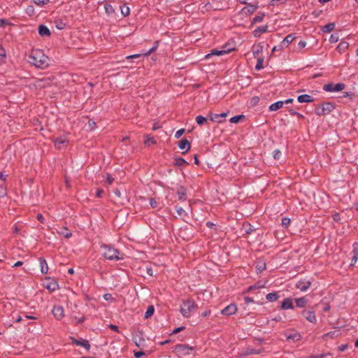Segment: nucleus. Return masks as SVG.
<instances>
[{
    "instance_id": "obj_1",
    "label": "nucleus",
    "mask_w": 358,
    "mask_h": 358,
    "mask_svg": "<svg viewBox=\"0 0 358 358\" xmlns=\"http://www.w3.org/2000/svg\"><path fill=\"white\" fill-rule=\"evenodd\" d=\"M48 58L41 50H33L29 55L28 62L38 68L43 69L48 66Z\"/></svg>"
},
{
    "instance_id": "obj_2",
    "label": "nucleus",
    "mask_w": 358,
    "mask_h": 358,
    "mask_svg": "<svg viewBox=\"0 0 358 358\" xmlns=\"http://www.w3.org/2000/svg\"><path fill=\"white\" fill-rule=\"evenodd\" d=\"M102 255L108 260L118 261L123 259V255L118 250L110 245L102 244L101 245Z\"/></svg>"
},
{
    "instance_id": "obj_3",
    "label": "nucleus",
    "mask_w": 358,
    "mask_h": 358,
    "mask_svg": "<svg viewBox=\"0 0 358 358\" xmlns=\"http://www.w3.org/2000/svg\"><path fill=\"white\" fill-rule=\"evenodd\" d=\"M196 307L197 306L195 302L189 299L183 301L182 305L180 306V311L184 317L189 318Z\"/></svg>"
},
{
    "instance_id": "obj_4",
    "label": "nucleus",
    "mask_w": 358,
    "mask_h": 358,
    "mask_svg": "<svg viewBox=\"0 0 358 358\" xmlns=\"http://www.w3.org/2000/svg\"><path fill=\"white\" fill-rule=\"evenodd\" d=\"M334 109V106L330 102H326L315 108V113L319 116L326 115Z\"/></svg>"
},
{
    "instance_id": "obj_5",
    "label": "nucleus",
    "mask_w": 358,
    "mask_h": 358,
    "mask_svg": "<svg viewBox=\"0 0 358 358\" xmlns=\"http://www.w3.org/2000/svg\"><path fill=\"white\" fill-rule=\"evenodd\" d=\"M284 335L288 341L296 342L300 341L301 338V334L293 329L285 331Z\"/></svg>"
},
{
    "instance_id": "obj_6",
    "label": "nucleus",
    "mask_w": 358,
    "mask_h": 358,
    "mask_svg": "<svg viewBox=\"0 0 358 358\" xmlns=\"http://www.w3.org/2000/svg\"><path fill=\"white\" fill-rule=\"evenodd\" d=\"M345 85L343 83H337L334 85L333 83H328L323 86V90L326 92H340L345 88Z\"/></svg>"
},
{
    "instance_id": "obj_7",
    "label": "nucleus",
    "mask_w": 358,
    "mask_h": 358,
    "mask_svg": "<svg viewBox=\"0 0 358 358\" xmlns=\"http://www.w3.org/2000/svg\"><path fill=\"white\" fill-rule=\"evenodd\" d=\"M71 340L73 344L82 346L86 349L87 351L90 350L91 345L87 340L83 338L76 339L75 338H71Z\"/></svg>"
},
{
    "instance_id": "obj_8",
    "label": "nucleus",
    "mask_w": 358,
    "mask_h": 358,
    "mask_svg": "<svg viewBox=\"0 0 358 358\" xmlns=\"http://www.w3.org/2000/svg\"><path fill=\"white\" fill-rule=\"evenodd\" d=\"M238 308L235 303H231L222 310L221 314L223 315L230 316L235 314Z\"/></svg>"
},
{
    "instance_id": "obj_9",
    "label": "nucleus",
    "mask_w": 358,
    "mask_h": 358,
    "mask_svg": "<svg viewBox=\"0 0 358 358\" xmlns=\"http://www.w3.org/2000/svg\"><path fill=\"white\" fill-rule=\"evenodd\" d=\"M69 143V140L66 136H60L54 141L55 146L57 149L61 150L66 147Z\"/></svg>"
},
{
    "instance_id": "obj_10",
    "label": "nucleus",
    "mask_w": 358,
    "mask_h": 358,
    "mask_svg": "<svg viewBox=\"0 0 358 358\" xmlns=\"http://www.w3.org/2000/svg\"><path fill=\"white\" fill-rule=\"evenodd\" d=\"M302 315L308 322L316 323L317 319L313 310H304L302 311Z\"/></svg>"
},
{
    "instance_id": "obj_11",
    "label": "nucleus",
    "mask_w": 358,
    "mask_h": 358,
    "mask_svg": "<svg viewBox=\"0 0 358 358\" xmlns=\"http://www.w3.org/2000/svg\"><path fill=\"white\" fill-rule=\"evenodd\" d=\"M228 113H229L228 112L222 113L220 114H214V113H210L208 114V117L210 121L217 122L220 123V122H222L223 118H225L226 117H227Z\"/></svg>"
},
{
    "instance_id": "obj_12",
    "label": "nucleus",
    "mask_w": 358,
    "mask_h": 358,
    "mask_svg": "<svg viewBox=\"0 0 358 358\" xmlns=\"http://www.w3.org/2000/svg\"><path fill=\"white\" fill-rule=\"evenodd\" d=\"M52 312L57 320H61L64 315V309L60 306H54Z\"/></svg>"
},
{
    "instance_id": "obj_13",
    "label": "nucleus",
    "mask_w": 358,
    "mask_h": 358,
    "mask_svg": "<svg viewBox=\"0 0 358 358\" xmlns=\"http://www.w3.org/2000/svg\"><path fill=\"white\" fill-rule=\"evenodd\" d=\"M310 281L303 280L297 282V283L296 284V287L300 289L301 292H305L310 287Z\"/></svg>"
},
{
    "instance_id": "obj_14",
    "label": "nucleus",
    "mask_w": 358,
    "mask_h": 358,
    "mask_svg": "<svg viewBox=\"0 0 358 358\" xmlns=\"http://www.w3.org/2000/svg\"><path fill=\"white\" fill-rule=\"evenodd\" d=\"M230 51H231L230 49H228V50L223 49V50H220L213 49L211 50L210 53L208 54L206 56V58L208 59L212 55L221 56V55L229 53Z\"/></svg>"
},
{
    "instance_id": "obj_15",
    "label": "nucleus",
    "mask_w": 358,
    "mask_h": 358,
    "mask_svg": "<svg viewBox=\"0 0 358 358\" xmlns=\"http://www.w3.org/2000/svg\"><path fill=\"white\" fill-rule=\"evenodd\" d=\"M281 308L283 310L293 309V301L291 298L285 299L281 303Z\"/></svg>"
},
{
    "instance_id": "obj_16",
    "label": "nucleus",
    "mask_w": 358,
    "mask_h": 358,
    "mask_svg": "<svg viewBox=\"0 0 358 358\" xmlns=\"http://www.w3.org/2000/svg\"><path fill=\"white\" fill-rule=\"evenodd\" d=\"M176 349L178 352H181L183 355H188L189 353V351L192 350L193 348L180 344L176 345Z\"/></svg>"
},
{
    "instance_id": "obj_17",
    "label": "nucleus",
    "mask_w": 358,
    "mask_h": 358,
    "mask_svg": "<svg viewBox=\"0 0 358 358\" xmlns=\"http://www.w3.org/2000/svg\"><path fill=\"white\" fill-rule=\"evenodd\" d=\"M57 233L66 238H69L72 236L71 231L65 227H59L57 229Z\"/></svg>"
},
{
    "instance_id": "obj_18",
    "label": "nucleus",
    "mask_w": 358,
    "mask_h": 358,
    "mask_svg": "<svg viewBox=\"0 0 358 358\" xmlns=\"http://www.w3.org/2000/svg\"><path fill=\"white\" fill-rule=\"evenodd\" d=\"M178 147L181 150H185V152H187L190 149V143L186 138L182 139L178 143Z\"/></svg>"
},
{
    "instance_id": "obj_19",
    "label": "nucleus",
    "mask_w": 358,
    "mask_h": 358,
    "mask_svg": "<svg viewBox=\"0 0 358 358\" xmlns=\"http://www.w3.org/2000/svg\"><path fill=\"white\" fill-rule=\"evenodd\" d=\"M353 257L352 258V262L350 266H353L356 264L358 260V243H355L353 245Z\"/></svg>"
},
{
    "instance_id": "obj_20",
    "label": "nucleus",
    "mask_w": 358,
    "mask_h": 358,
    "mask_svg": "<svg viewBox=\"0 0 358 358\" xmlns=\"http://www.w3.org/2000/svg\"><path fill=\"white\" fill-rule=\"evenodd\" d=\"M297 101L299 103H310L313 102L314 99L308 94H302L297 97Z\"/></svg>"
},
{
    "instance_id": "obj_21",
    "label": "nucleus",
    "mask_w": 358,
    "mask_h": 358,
    "mask_svg": "<svg viewBox=\"0 0 358 358\" xmlns=\"http://www.w3.org/2000/svg\"><path fill=\"white\" fill-rule=\"evenodd\" d=\"M294 39V36L292 34L287 35L284 40L281 42L280 45L281 48L288 46L289 43H291Z\"/></svg>"
},
{
    "instance_id": "obj_22",
    "label": "nucleus",
    "mask_w": 358,
    "mask_h": 358,
    "mask_svg": "<svg viewBox=\"0 0 358 358\" xmlns=\"http://www.w3.org/2000/svg\"><path fill=\"white\" fill-rule=\"evenodd\" d=\"M38 34L42 36H49L50 35V31L46 26L41 24L38 27Z\"/></svg>"
},
{
    "instance_id": "obj_23",
    "label": "nucleus",
    "mask_w": 358,
    "mask_h": 358,
    "mask_svg": "<svg viewBox=\"0 0 358 358\" xmlns=\"http://www.w3.org/2000/svg\"><path fill=\"white\" fill-rule=\"evenodd\" d=\"M296 306L299 308H304L308 303V299L306 297H301L296 299Z\"/></svg>"
},
{
    "instance_id": "obj_24",
    "label": "nucleus",
    "mask_w": 358,
    "mask_h": 358,
    "mask_svg": "<svg viewBox=\"0 0 358 358\" xmlns=\"http://www.w3.org/2000/svg\"><path fill=\"white\" fill-rule=\"evenodd\" d=\"M39 262H40L41 273H44V274L47 273L48 271V264H47L46 261L45 260V259L40 257Z\"/></svg>"
},
{
    "instance_id": "obj_25",
    "label": "nucleus",
    "mask_w": 358,
    "mask_h": 358,
    "mask_svg": "<svg viewBox=\"0 0 358 358\" xmlns=\"http://www.w3.org/2000/svg\"><path fill=\"white\" fill-rule=\"evenodd\" d=\"M349 47V43L346 41H341L337 46L336 50L340 54L345 52Z\"/></svg>"
},
{
    "instance_id": "obj_26",
    "label": "nucleus",
    "mask_w": 358,
    "mask_h": 358,
    "mask_svg": "<svg viewBox=\"0 0 358 358\" xmlns=\"http://www.w3.org/2000/svg\"><path fill=\"white\" fill-rule=\"evenodd\" d=\"M284 104V101H278L274 103H272L270 106H269V110L271 111H275L280 108H281L282 107Z\"/></svg>"
},
{
    "instance_id": "obj_27",
    "label": "nucleus",
    "mask_w": 358,
    "mask_h": 358,
    "mask_svg": "<svg viewBox=\"0 0 358 358\" xmlns=\"http://www.w3.org/2000/svg\"><path fill=\"white\" fill-rule=\"evenodd\" d=\"M268 29L267 26L259 27L254 31V36L259 37L262 34L266 32Z\"/></svg>"
},
{
    "instance_id": "obj_28",
    "label": "nucleus",
    "mask_w": 358,
    "mask_h": 358,
    "mask_svg": "<svg viewBox=\"0 0 358 358\" xmlns=\"http://www.w3.org/2000/svg\"><path fill=\"white\" fill-rule=\"evenodd\" d=\"M262 51H263V47L262 45L253 46V48H252V52H253L254 57L256 58L259 57V54L262 53Z\"/></svg>"
},
{
    "instance_id": "obj_29",
    "label": "nucleus",
    "mask_w": 358,
    "mask_h": 358,
    "mask_svg": "<svg viewBox=\"0 0 358 358\" xmlns=\"http://www.w3.org/2000/svg\"><path fill=\"white\" fill-rule=\"evenodd\" d=\"M335 27V24L334 23H328L324 27H322V30L324 33L331 32Z\"/></svg>"
},
{
    "instance_id": "obj_30",
    "label": "nucleus",
    "mask_w": 358,
    "mask_h": 358,
    "mask_svg": "<svg viewBox=\"0 0 358 358\" xmlns=\"http://www.w3.org/2000/svg\"><path fill=\"white\" fill-rule=\"evenodd\" d=\"M266 299H267L268 301L273 302V301H277V300H278V296L277 293H275V292H271V293L268 294L266 296Z\"/></svg>"
},
{
    "instance_id": "obj_31",
    "label": "nucleus",
    "mask_w": 358,
    "mask_h": 358,
    "mask_svg": "<svg viewBox=\"0 0 358 358\" xmlns=\"http://www.w3.org/2000/svg\"><path fill=\"white\" fill-rule=\"evenodd\" d=\"M244 118H245V115H236V116L232 117L229 120V121L231 123L236 124V123H238L241 120H243Z\"/></svg>"
},
{
    "instance_id": "obj_32",
    "label": "nucleus",
    "mask_w": 358,
    "mask_h": 358,
    "mask_svg": "<svg viewBox=\"0 0 358 358\" xmlns=\"http://www.w3.org/2000/svg\"><path fill=\"white\" fill-rule=\"evenodd\" d=\"M155 308L152 306L148 307L147 310L145 313V318L148 319L154 314Z\"/></svg>"
},
{
    "instance_id": "obj_33",
    "label": "nucleus",
    "mask_w": 358,
    "mask_h": 358,
    "mask_svg": "<svg viewBox=\"0 0 358 358\" xmlns=\"http://www.w3.org/2000/svg\"><path fill=\"white\" fill-rule=\"evenodd\" d=\"M155 143H156V141L152 136H146V139L144 141V144L145 145L150 146V145L155 144Z\"/></svg>"
},
{
    "instance_id": "obj_34",
    "label": "nucleus",
    "mask_w": 358,
    "mask_h": 358,
    "mask_svg": "<svg viewBox=\"0 0 358 358\" xmlns=\"http://www.w3.org/2000/svg\"><path fill=\"white\" fill-rule=\"evenodd\" d=\"M195 120L199 125H203L204 123L207 122V118L201 115L196 116Z\"/></svg>"
},
{
    "instance_id": "obj_35",
    "label": "nucleus",
    "mask_w": 358,
    "mask_h": 358,
    "mask_svg": "<svg viewBox=\"0 0 358 358\" xmlns=\"http://www.w3.org/2000/svg\"><path fill=\"white\" fill-rule=\"evenodd\" d=\"M263 63H264V58L263 57H257V64L255 66V69L256 70H261L264 68V66H263Z\"/></svg>"
},
{
    "instance_id": "obj_36",
    "label": "nucleus",
    "mask_w": 358,
    "mask_h": 358,
    "mask_svg": "<svg viewBox=\"0 0 358 358\" xmlns=\"http://www.w3.org/2000/svg\"><path fill=\"white\" fill-rule=\"evenodd\" d=\"M175 209L178 215H180L181 217L187 216L186 211L182 207L176 206L175 207Z\"/></svg>"
},
{
    "instance_id": "obj_37",
    "label": "nucleus",
    "mask_w": 358,
    "mask_h": 358,
    "mask_svg": "<svg viewBox=\"0 0 358 358\" xmlns=\"http://www.w3.org/2000/svg\"><path fill=\"white\" fill-rule=\"evenodd\" d=\"M178 195L179 200H185L186 196V190L184 188L181 187L180 189L178 190Z\"/></svg>"
},
{
    "instance_id": "obj_38",
    "label": "nucleus",
    "mask_w": 358,
    "mask_h": 358,
    "mask_svg": "<svg viewBox=\"0 0 358 358\" xmlns=\"http://www.w3.org/2000/svg\"><path fill=\"white\" fill-rule=\"evenodd\" d=\"M265 287V284L264 283L262 284L261 282H258L255 285L249 287L248 289H249V291H251V290H253V289H259V288H262V287Z\"/></svg>"
},
{
    "instance_id": "obj_39",
    "label": "nucleus",
    "mask_w": 358,
    "mask_h": 358,
    "mask_svg": "<svg viewBox=\"0 0 358 358\" xmlns=\"http://www.w3.org/2000/svg\"><path fill=\"white\" fill-rule=\"evenodd\" d=\"M58 285L55 282H50V284L45 285V287L50 291H55Z\"/></svg>"
},
{
    "instance_id": "obj_40",
    "label": "nucleus",
    "mask_w": 358,
    "mask_h": 358,
    "mask_svg": "<svg viewBox=\"0 0 358 358\" xmlns=\"http://www.w3.org/2000/svg\"><path fill=\"white\" fill-rule=\"evenodd\" d=\"M264 14H261V15H256L253 20H252V22L253 23H257V22H262L263 19H264Z\"/></svg>"
},
{
    "instance_id": "obj_41",
    "label": "nucleus",
    "mask_w": 358,
    "mask_h": 358,
    "mask_svg": "<svg viewBox=\"0 0 358 358\" xmlns=\"http://www.w3.org/2000/svg\"><path fill=\"white\" fill-rule=\"evenodd\" d=\"M176 164L178 166H182L186 164V161L182 157H177L175 159Z\"/></svg>"
},
{
    "instance_id": "obj_42",
    "label": "nucleus",
    "mask_w": 358,
    "mask_h": 358,
    "mask_svg": "<svg viewBox=\"0 0 358 358\" xmlns=\"http://www.w3.org/2000/svg\"><path fill=\"white\" fill-rule=\"evenodd\" d=\"M281 224L283 227H287L290 224V219L288 217H283L282 219Z\"/></svg>"
},
{
    "instance_id": "obj_43",
    "label": "nucleus",
    "mask_w": 358,
    "mask_h": 358,
    "mask_svg": "<svg viewBox=\"0 0 358 358\" xmlns=\"http://www.w3.org/2000/svg\"><path fill=\"white\" fill-rule=\"evenodd\" d=\"M55 26L58 29L62 30L65 27L66 24L62 21L59 20L55 22Z\"/></svg>"
},
{
    "instance_id": "obj_44",
    "label": "nucleus",
    "mask_w": 358,
    "mask_h": 358,
    "mask_svg": "<svg viewBox=\"0 0 358 358\" xmlns=\"http://www.w3.org/2000/svg\"><path fill=\"white\" fill-rule=\"evenodd\" d=\"M34 3L38 6H43L47 4L49 2V0H32Z\"/></svg>"
},
{
    "instance_id": "obj_45",
    "label": "nucleus",
    "mask_w": 358,
    "mask_h": 358,
    "mask_svg": "<svg viewBox=\"0 0 358 358\" xmlns=\"http://www.w3.org/2000/svg\"><path fill=\"white\" fill-rule=\"evenodd\" d=\"M121 13L124 16L129 15V8L127 6H123L121 8Z\"/></svg>"
},
{
    "instance_id": "obj_46",
    "label": "nucleus",
    "mask_w": 358,
    "mask_h": 358,
    "mask_svg": "<svg viewBox=\"0 0 358 358\" xmlns=\"http://www.w3.org/2000/svg\"><path fill=\"white\" fill-rule=\"evenodd\" d=\"M6 194V189L3 186L2 183H0V197L5 196Z\"/></svg>"
},
{
    "instance_id": "obj_47",
    "label": "nucleus",
    "mask_w": 358,
    "mask_h": 358,
    "mask_svg": "<svg viewBox=\"0 0 358 358\" xmlns=\"http://www.w3.org/2000/svg\"><path fill=\"white\" fill-rule=\"evenodd\" d=\"M134 342H135V344L136 345V346L140 348L143 345L145 340L142 338H139L138 340H137L136 338H134Z\"/></svg>"
},
{
    "instance_id": "obj_48",
    "label": "nucleus",
    "mask_w": 358,
    "mask_h": 358,
    "mask_svg": "<svg viewBox=\"0 0 358 358\" xmlns=\"http://www.w3.org/2000/svg\"><path fill=\"white\" fill-rule=\"evenodd\" d=\"M281 155V152L279 150H275L273 151V157L277 160L280 159Z\"/></svg>"
},
{
    "instance_id": "obj_49",
    "label": "nucleus",
    "mask_w": 358,
    "mask_h": 358,
    "mask_svg": "<svg viewBox=\"0 0 358 358\" xmlns=\"http://www.w3.org/2000/svg\"><path fill=\"white\" fill-rule=\"evenodd\" d=\"M185 129H180L178 130L175 134V138H179L181 137V136L185 133Z\"/></svg>"
},
{
    "instance_id": "obj_50",
    "label": "nucleus",
    "mask_w": 358,
    "mask_h": 358,
    "mask_svg": "<svg viewBox=\"0 0 358 358\" xmlns=\"http://www.w3.org/2000/svg\"><path fill=\"white\" fill-rule=\"evenodd\" d=\"M6 57V51L3 48H0V62H3Z\"/></svg>"
},
{
    "instance_id": "obj_51",
    "label": "nucleus",
    "mask_w": 358,
    "mask_h": 358,
    "mask_svg": "<svg viewBox=\"0 0 358 358\" xmlns=\"http://www.w3.org/2000/svg\"><path fill=\"white\" fill-rule=\"evenodd\" d=\"M105 10L106 12L108 14L112 13L114 12L113 8L111 5L106 4L105 5Z\"/></svg>"
},
{
    "instance_id": "obj_52",
    "label": "nucleus",
    "mask_w": 358,
    "mask_h": 358,
    "mask_svg": "<svg viewBox=\"0 0 358 358\" xmlns=\"http://www.w3.org/2000/svg\"><path fill=\"white\" fill-rule=\"evenodd\" d=\"M338 40V36L337 34H331L329 38L331 43H336Z\"/></svg>"
},
{
    "instance_id": "obj_53",
    "label": "nucleus",
    "mask_w": 358,
    "mask_h": 358,
    "mask_svg": "<svg viewBox=\"0 0 358 358\" xmlns=\"http://www.w3.org/2000/svg\"><path fill=\"white\" fill-rule=\"evenodd\" d=\"M134 356L136 358H141L145 355V352L143 351H138V352L134 351Z\"/></svg>"
},
{
    "instance_id": "obj_54",
    "label": "nucleus",
    "mask_w": 358,
    "mask_h": 358,
    "mask_svg": "<svg viewBox=\"0 0 358 358\" xmlns=\"http://www.w3.org/2000/svg\"><path fill=\"white\" fill-rule=\"evenodd\" d=\"M257 268L260 272L264 271L266 268V264L265 263H262V264H257Z\"/></svg>"
},
{
    "instance_id": "obj_55",
    "label": "nucleus",
    "mask_w": 358,
    "mask_h": 358,
    "mask_svg": "<svg viewBox=\"0 0 358 358\" xmlns=\"http://www.w3.org/2000/svg\"><path fill=\"white\" fill-rule=\"evenodd\" d=\"M157 43H158V42H157V43H156V45H155V46H153L152 48H150V49L149 50V51H148V52H145L144 55H145V56H148V55H150L152 52H154V51L157 49Z\"/></svg>"
},
{
    "instance_id": "obj_56",
    "label": "nucleus",
    "mask_w": 358,
    "mask_h": 358,
    "mask_svg": "<svg viewBox=\"0 0 358 358\" xmlns=\"http://www.w3.org/2000/svg\"><path fill=\"white\" fill-rule=\"evenodd\" d=\"M289 113L292 115H296L298 117H300L301 118H303V115L294 111V110L291 109L289 110Z\"/></svg>"
},
{
    "instance_id": "obj_57",
    "label": "nucleus",
    "mask_w": 358,
    "mask_h": 358,
    "mask_svg": "<svg viewBox=\"0 0 358 358\" xmlns=\"http://www.w3.org/2000/svg\"><path fill=\"white\" fill-rule=\"evenodd\" d=\"M114 181V178L109 174H107V177H106V182L108 184V185H111L113 183V182Z\"/></svg>"
},
{
    "instance_id": "obj_58",
    "label": "nucleus",
    "mask_w": 358,
    "mask_h": 358,
    "mask_svg": "<svg viewBox=\"0 0 358 358\" xmlns=\"http://www.w3.org/2000/svg\"><path fill=\"white\" fill-rule=\"evenodd\" d=\"M157 204V203L154 199H150V205L151 206L152 208H156Z\"/></svg>"
},
{
    "instance_id": "obj_59",
    "label": "nucleus",
    "mask_w": 358,
    "mask_h": 358,
    "mask_svg": "<svg viewBox=\"0 0 358 358\" xmlns=\"http://www.w3.org/2000/svg\"><path fill=\"white\" fill-rule=\"evenodd\" d=\"M348 346L347 344L341 345L338 346V350L340 352H343L348 348Z\"/></svg>"
},
{
    "instance_id": "obj_60",
    "label": "nucleus",
    "mask_w": 358,
    "mask_h": 358,
    "mask_svg": "<svg viewBox=\"0 0 358 358\" xmlns=\"http://www.w3.org/2000/svg\"><path fill=\"white\" fill-rule=\"evenodd\" d=\"M7 178V175H4L1 172H0V181L1 182H5Z\"/></svg>"
},
{
    "instance_id": "obj_61",
    "label": "nucleus",
    "mask_w": 358,
    "mask_h": 358,
    "mask_svg": "<svg viewBox=\"0 0 358 358\" xmlns=\"http://www.w3.org/2000/svg\"><path fill=\"white\" fill-rule=\"evenodd\" d=\"M306 42H305L303 41H301L298 43V46L299 48H303L306 47Z\"/></svg>"
},
{
    "instance_id": "obj_62",
    "label": "nucleus",
    "mask_w": 358,
    "mask_h": 358,
    "mask_svg": "<svg viewBox=\"0 0 358 358\" xmlns=\"http://www.w3.org/2000/svg\"><path fill=\"white\" fill-rule=\"evenodd\" d=\"M140 56H141L140 54H136V55H129L126 58H127V59H131L138 58Z\"/></svg>"
},
{
    "instance_id": "obj_63",
    "label": "nucleus",
    "mask_w": 358,
    "mask_h": 358,
    "mask_svg": "<svg viewBox=\"0 0 358 358\" xmlns=\"http://www.w3.org/2000/svg\"><path fill=\"white\" fill-rule=\"evenodd\" d=\"M109 328H110L111 330L114 331H116V332H117V331H118V327H117V326H116V325H115V324H110V325H109Z\"/></svg>"
},
{
    "instance_id": "obj_64",
    "label": "nucleus",
    "mask_w": 358,
    "mask_h": 358,
    "mask_svg": "<svg viewBox=\"0 0 358 358\" xmlns=\"http://www.w3.org/2000/svg\"><path fill=\"white\" fill-rule=\"evenodd\" d=\"M185 329L184 327H178L176 329H175L173 331V334H177L181 331H182L183 329Z\"/></svg>"
}]
</instances>
